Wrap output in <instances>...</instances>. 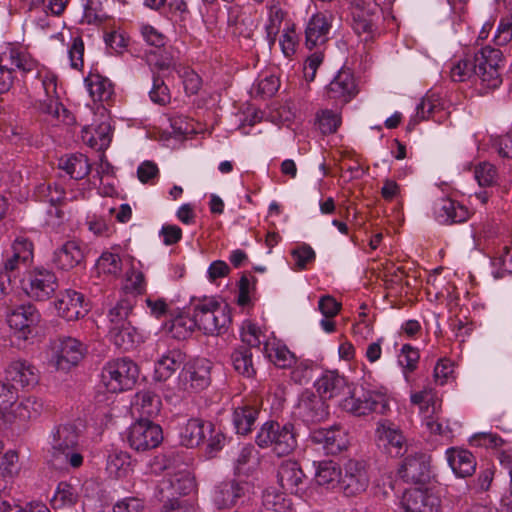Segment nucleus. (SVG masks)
<instances>
[{"label":"nucleus","instance_id":"obj_30","mask_svg":"<svg viewBox=\"0 0 512 512\" xmlns=\"http://www.w3.org/2000/svg\"><path fill=\"white\" fill-rule=\"evenodd\" d=\"M84 249L76 240L65 242L54 252L53 262L62 270H70L84 261Z\"/></svg>","mask_w":512,"mask_h":512},{"label":"nucleus","instance_id":"obj_46","mask_svg":"<svg viewBox=\"0 0 512 512\" xmlns=\"http://www.w3.org/2000/svg\"><path fill=\"white\" fill-rule=\"evenodd\" d=\"M194 480L188 472H179L173 477L163 481L161 490H171L170 495H186L194 489Z\"/></svg>","mask_w":512,"mask_h":512},{"label":"nucleus","instance_id":"obj_4","mask_svg":"<svg viewBox=\"0 0 512 512\" xmlns=\"http://www.w3.org/2000/svg\"><path fill=\"white\" fill-rule=\"evenodd\" d=\"M256 443L261 448H271L277 456L288 455L297 446L294 426L290 423L266 422L257 433Z\"/></svg>","mask_w":512,"mask_h":512},{"label":"nucleus","instance_id":"obj_21","mask_svg":"<svg viewBox=\"0 0 512 512\" xmlns=\"http://www.w3.org/2000/svg\"><path fill=\"white\" fill-rule=\"evenodd\" d=\"M331 19L324 13L313 15L305 29V46L309 50L322 49L329 39Z\"/></svg>","mask_w":512,"mask_h":512},{"label":"nucleus","instance_id":"obj_39","mask_svg":"<svg viewBox=\"0 0 512 512\" xmlns=\"http://www.w3.org/2000/svg\"><path fill=\"white\" fill-rule=\"evenodd\" d=\"M108 336L115 346L124 351L134 349L142 341V336L131 323L123 325V327L110 328Z\"/></svg>","mask_w":512,"mask_h":512},{"label":"nucleus","instance_id":"obj_27","mask_svg":"<svg viewBox=\"0 0 512 512\" xmlns=\"http://www.w3.org/2000/svg\"><path fill=\"white\" fill-rule=\"evenodd\" d=\"M161 407L162 401L159 395L149 390L136 393L131 402L132 414L144 420L156 417Z\"/></svg>","mask_w":512,"mask_h":512},{"label":"nucleus","instance_id":"obj_63","mask_svg":"<svg viewBox=\"0 0 512 512\" xmlns=\"http://www.w3.org/2000/svg\"><path fill=\"white\" fill-rule=\"evenodd\" d=\"M12 253L26 266L33 258V244L27 238L19 236L12 244Z\"/></svg>","mask_w":512,"mask_h":512},{"label":"nucleus","instance_id":"obj_64","mask_svg":"<svg viewBox=\"0 0 512 512\" xmlns=\"http://www.w3.org/2000/svg\"><path fill=\"white\" fill-rule=\"evenodd\" d=\"M512 40V15H505L500 19L495 36L494 43L497 46L508 44Z\"/></svg>","mask_w":512,"mask_h":512},{"label":"nucleus","instance_id":"obj_15","mask_svg":"<svg viewBox=\"0 0 512 512\" xmlns=\"http://www.w3.org/2000/svg\"><path fill=\"white\" fill-rule=\"evenodd\" d=\"M441 500L432 490L415 487L404 492L401 506L405 512H438Z\"/></svg>","mask_w":512,"mask_h":512},{"label":"nucleus","instance_id":"obj_9","mask_svg":"<svg viewBox=\"0 0 512 512\" xmlns=\"http://www.w3.org/2000/svg\"><path fill=\"white\" fill-rule=\"evenodd\" d=\"M86 346L73 337H63L51 344L50 365L56 370L68 371L83 359Z\"/></svg>","mask_w":512,"mask_h":512},{"label":"nucleus","instance_id":"obj_14","mask_svg":"<svg viewBox=\"0 0 512 512\" xmlns=\"http://www.w3.org/2000/svg\"><path fill=\"white\" fill-rule=\"evenodd\" d=\"M40 318L38 310L33 305L27 304L13 309L8 314L7 322L15 337L26 340L40 322Z\"/></svg>","mask_w":512,"mask_h":512},{"label":"nucleus","instance_id":"obj_37","mask_svg":"<svg viewBox=\"0 0 512 512\" xmlns=\"http://www.w3.org/2000/svg\"><path fill=\"white\" fill-rule=\"evenodd\" d=\"M377 6L367 4V7H354L352 11V27L358 34H366L370 36L375 27V22L378 19Z\"/></svg>","mask_w":512,"mask_h":512},{"label":"nucleus","instance_id":"obj_42","mask_svg":"<svg viewBox=\"0 0 512 512\" xmlns=\"http://www.w3.org/2000/svg\"><path fill=\"white\" fill-rule=\"evenodd\" d=\"M83 140L91 147L98 151H104L111 143V127L107 122H102L94 133H90L87 129L83 131Z\"/></svg>","mask_w":512,"mask_h":512},{"label":"nucleus","instance_id":"obj_55","mask_svg":"<svg viewBox=\"0 0 512 512\" xmlns=\"http://www.w3.org/2000/svg\"><path fill=\"white\" fill-rule=\"evenodd\" d=\"M437 111L438 107L430 97L423 98L422 101L417 105L416 114L411 117L407 125V129L411 131L419 123V121L429 119L430 117L435 118V113Z\"/></svg>","mask_w":512,"mask_h":512},{"label":"nucleus","instance_id":"obj_48","mask_svg":"<svg viewBox=\"0 0 512 512\" xmlns=\"http://www.w3.org/2000/svg\"><path fill=\"white\" fill-rule=\"evenodd\" d=\"M39 193L41 194L42 200L51 204V208L48 210L49 216L55 215L57 218L62 217V211L57 207L58 204L64 199L65 191L59 185H41L39 186Z\"/></svg>","mask_w":512,"mask_h":512},{"label":"nucleus","instance_id":"obj_62","mask_svg":"<svg viewBox=\"0 0 512 512\" xmlns=\"http://www.w3.org/2000/svg\"><path fill=\"white\" fill-rule=\"evenodd\" d=\"M145 305L148 313L156 319L165 317L170 309V303L165 298L155 295L147 296Z\"/></svg>","mask_w":512,"mask_h":512},{"label":"nucleus","instance_id":"obj_51","mask_svg":"<svg viewBox=\"0 0 512 512\" xmlns=\"http://www.w3.org/2000/svg\"><path fill=\"white\" fill-rule=\"evenodd\" d=\"M196 327L194 316L179 315L172 319L167 326L170 335L178 340H184L191 335Z\"/></svg>","mask_w":512,"mask_h":512},{"label":"nucleus","instance_id":"obj_3","mask_svg":"<svg viewBox=\"0 0 512 512\" xmlns=\"http://www.w3.org/2000/svg\"><path fill=\"white\" fill-rule=\"evenodd\" d=\"M78 432L71 424L60 425L52 436L53 460L61 465L78 468L83 463L82 451L78 445Z\"/></svg>","mask_w":512,"mask_h":512},{"label":"nucleus","instance_id":"obj_2","mask_svg":"<svg viewBox=\"0 0 512 512\" xmlns=\"http://www.w3.org/2000/svg\"><path fill=\"white\" fill-rule=\"evenodd\" d=\"M196 327L207 335H220L227 330L230 315L216 300L203 298L191 304Z\"/></svg>","mask_w":512,"mask_h":512},{"label":"nucleus","instance_id":"obj_49","mask_svg":"<svg viewBox=\"0 0 512 512\" xmlns=\"http://www.w3.org/2000/svg\"><path fill=\"white\" fill-rule=\"evenodd\" d=\"M106 469L115 478L126 477L131 471L130 456L122 451L109 454Z\"/></svg>","mask_w":512,"mask_h":512},{"label":"nucleus","instance_id":"obj_18","mask_svg":"<svg viewBox=\"0 0 512 512\" xmlns=\"http://www.w3.org/2000/svg\"><path fill=\"white\" fill-rule=\"evenodd\" d=\"M357 92L353 74L349 70L342 69L327 86L326 97L342 106L350 102Z\"/></svg>","mask_w":512,"mask_h":512},{"label":"nucleus","instance_id":"obj_1","mask_svg":"<svg viewBox=\"0 0 512 512\" xmlns=\"http://www.w3.org/2000/svg\"><path fill=\"white\" fill-rule=\"evenodd\" d=\"M474 54L476 85L483 93L498 88L502 83V71L505 64L503 52L498 48L486 45Z\"/></svg>","mask_w":512,"mask_h":512},{"label":"nucleus","instance_id":"obj_33","mask_svg":"<svg viewBox=\"0 0 512 512\" xmlns=\"http://www.w3.org/2000/svg\"><path fill=\"white\" fill-rule=\"evenodd\" d=\"M263 352L265 356L277 367L292 368L296 363V357L282 342L272 339L264 342Z\"/></svg>","mask_w":512,"mask_h":512},{"label":"nucleus","instance_id":"obj_22","mask_svg":"<svg viewBox=\"0 0 512 512\" xmlns=\"http://www.w3.org/2000/svg\"><path fill=\"white\" fill-rule=\"evenodd\" d=\"M247 492V483L235 479L219 483L213 493V500L219 509L231 508Z\"/></svg>","mask_w":512,"mask_h":512},{"label":"nucleus","instance_id":"obj_24","mask_svg":"<svg viewBox=\"0 0 512 512\" xmlns=\"http://www.w3.org/2000/svg\"><path fill=\"white\" fill-rule=\"evenodd\" d=\"M6 379L12 382L11 388L30 387L38 383V369L26 360H16L6 368Z\"/></svg>","mask_w":512,"mask_h":512},{"label":"nucleus","instance_id":"obj_10","mask_svg":"<svg viewBox=\"0 0 512 512\" xmlns=\"http://www.w3.org/2000/svg\"><path fill=\"white\" fill-rule=\"evenodd\" d=\"M127 441L137 452L150 451L162 443L163 431L160 425L140 419L130 426Z\"/></svg>","mask_w":512,"mask_h":512},{"label":"nucleus","instance_id":"obj_45","mask_svg":"<svg viewBox=\"0 0 512 512\" xmlns=\"http://www.w3.org/2000/svg\"><path fill=\"white\" fill-rule=\"evenodd\" d=\"M262 503L266 510L273 512H292L291 499L275 488H268L264 491Z\"/></svg>","mask_w":512,"mask_h":512},{"label":"nucleus","instance_id":"obj_5","mask_svg":"<svg viewBox=\"0 0 512 512\" xmlns=\"http://www.w3.org/2000/svg\"><path fill=\"white\" fill-rule=\"evenodd\" d=\"M410 401L418 406L423 422L431 433L441 436L449 435L451 432L449 426L440 418L442 400L433 388L425 387L421 391L411 393Z\"/></svg>","mask_w":512,"mask_h":512},{"label":"nucleus","instance_id":"obj_40","mask_svg":"<svg viewBox=\"0 0 512 512\" xmlns=\"http://www.w3.org/2000/svg\"><path fill=\"white\" fill-rule=\"evenodd\" d=\"M58 165L60 169L64 170L75 180L83 179L91 170L87 157L80 153L62 157Z\"/></svg>","mask_w":512,"mask_h":512},{"label":"nucleus","instance_id":"obj_17","mask_svg":"<svg viewBox=\"0 0 512 512\" xmlns=\"http://www.w3.org/2000/svg\"><path fill=\"white\" fill-rule=\"evenodd\" d=\"M298 416L306 423H319L329 416L326 400L311 391H304L297 405Z\"/></svg>","mask_w":512,"mask_h":512},{"label":"nucleus","instance_id":"obj_34","mask_svg":"<svg viewBox=\"0 0 512 512\" xmlns=\"http://www.w3.org/2000/svg\"><path fill=\"white\" fill-rule=\"evenodd\" d=\"M428 464L423 455L405 458L398 470L399 476L407 482H421L428 477Z\"/></svg>","mask_w":512,"mask_h":512},{"label":"nucleus","instance_id":"obj_50","mask_svg":"<svg viewBox=\"0 0 512 512\" xmlns=\"http://www.w3.org/2000/svg\"><path fill=\"white\" fill-rule=\"evenodd\" d=\"M134 302L131 299H121L113 306L108 313L109 329L117 326L123 327L130 323L128 317L132 313Z\"/></svg>","mask_w":512,"mask_h":512},{"label":"nucleus","instance_id":"obj_38","mask_svg":"<svg viewBox=\"0 0 512 512\" xmlns=\"http://www.w3.org/2000/svg\"><path fill=\"white\" fill-rule=\"evenodd\" d=\"M42 410L43 403L40 400L34 397H28L20 402L14 400L4 418L10 421L11 416H13L20 421H27L38 417Z\"/></svg>","mask_w":512,"mask_h":512},{"label":"nucleus","instance_id":"obj_47","mask_svg":"<svg viewBox=\"0 0 512 512\" xmlns=\"http://www.w3.org/2000/svg\"><path fill=\"white\" fill-rule=\"evenodd\" d=\"M86 84L89 94L94 101H106L113 93L111 82L98 74L88 76Z\"/></svg>","mask_w":512,"mask_h":512},{"label":"nucleus","instance_id":"obj_56","mask_svg":"<svg viewBox=\"0 0 512 512\" xmlns=\"http://www.w3.org/2000/svg\"><path fill=\"white\" fill-rule=\"evenodd\" d=\"M316 119L319 129L323 134H332L336 132L341 124L340 114L329 109H324L318 112Z\"/></svg>","mask_w":512,"mask_h":512},{"label":"nucleus","instance_id":"obj_12","mask_svg":"<svg viewBox=\"0 0 512 512\" xmlns=\"http://www.w3.org/2000/svg\"><path fill=\"white\" fill-rule=\"evenodd\" d=\"M378 448L391 457L402 456L408 448V442L401 429L394 423L383 420L375 430Z\"/></svg>","mask_w":512,"mask_h":512},{"label":"nucleus","instance_id":"obj_61","mask_svg":"<svg viewBox=\"0 0 512 512\" xmlns=\"http://www.w3.org/2000/svg\"><path fill=\"white\" fill-rule=\"evenodd\" d=\"M419 358V351L411 345L405 344L401 348L398 362L405 372L411 373L417 368Z\"/></svg>","mask_w":512,"mask_h":512},{"label":"nucleus","instance_id":"obj_26","mask_svg":"<svg viewBox=\"0 0 512 512\" xmlns=\"http://www.w3.org/2000/svg\"><path fill=\"white\" fill-rule=\"evenodd\" d=\"M305 474L300 464L294 460L283 461L277 470V481L289 493H297L304 483Z\"/></svg>","mask_w":512,"mask_h":512},{"label":"nucleus","instance_id":"obj_7","mask_svg":"<svg viewBox=\"0 0 512 512\" xmlns=\"http://www.w3.org/2000/svg\"><path fill=\"white\" fill-rule=\"evenodd\" d=\"M346 395L339 405L354 416H365L372 412L385 415L390 410V398L384 392L368 390L357 393L350 389Z\"/></svg>","mask_w":512,"mask_h":512},{"label":"nucleus","instance_id":"obj_32","mask_svg":"<svg viewBox=\"0 0 512 512\" xmlns=\"http://www.w3.org/2000/svg\"><path fill=\"white\" fill-rule=\"evenodd\" d=\"M184 354L173 349L164 353L156 362L154 367V379L159 382L168 380L183 365Z\"/></svg>","mask_w":512,"mask_h":512},{"label":"nucleus","instance_id":"obj_36","mask_svg":"<svg viewBox=\"0 0 512 512\" xmlns=\"http://www.w3.org/2000/svg\"><path fill=\"white\" fill-rule=\"evenodd\" d=\"M341 479L342 469L337 463L331 460L319 462L315 473V481L319 486L327 490H340Z\"/></svg>","mask_w":512,"mask_h":512},{"label":"nucleus","instance_id":"obj_23","mask_svg":"<svg viewBox=\"0 0 512 512\" xmlns=\"http://www.w3.org/2000/svg\"><path fill=\"white\" fill-rule=\"evenodd\" d=\"M37 75L45 92L44 98L40 100V109L46 114L59 117L63 106L57 92V76L50 71H37Z\"/></svg>","mask_w":512,"mask_h":512},{"label":"nucleus","instance_id":"obj_25","mask_svg":"<svg viewBox=\"0 0 512 512\" xmlns=\"http://www.w3.org/2000/svg\"><path fill=\"white\" fill-rule=\"evenodd\" d=\"M314 386L318 395L325 400L350 393V386L346 378L339 375L336 371H326L323 373L315 381Z\"/></svg>","mask_w":512,"mask_h":512},{"label":"nucleus","instance_id":"obj_59","mask_svg":"<svg viewBox=\"0 0 512 512\" xmlns=\"http://www.w3.org/2000/svg\"><path fill=\"white\" fill-rule=\"evenodd\" d=\"M434 381L437 385L443 386L454 380V364L449 359H440L434 367Z\"/></svg>","mask_w":512,"mask_h":512},{"label":"nucleus","instance_id":"obj_35","mask_svg":"<svg viewBox=\"0 0 512 512\" xmlns=\"http://www.w3.org/2000/svg\"><path fill=\"white\" fill-rule=\"evenodd\" d=\"M259 465L258 451L252 445H244L233 460V471L237 476H249L258 469Z\"/></svg>","mask_w":512,"mask_h":512},{"label":"nucleus","instance_id":"obj_31","mask_svg":"<svg viewBox=\"0 0 512 512\" xmlns=\"http://www.w3.org/2000/svg\"><path fill=\"white\" fill-rule=\"evenodd\" d=\"M207 431H213V423L199 418H191L181 429V443L186 447H197L205 441Z\"/></svg>","mask_w":512,"mask_h":512},{"label":"nucleus","instance_id":"obj_29","mask_svg":"<svg viewBox=\"0 0 512 512\" xmlns=\"http://www.w3.org/2000/svg\"><path fill=\"white\" fill-rule=\"evenodd\" d=\"M437 220L443 224L463 223L470 217L469 210L457 201L440 199L434 207Z\"/></svg>","mask_w":512,"mask_h":512},{"label":"nucleus","instance_id":"obj_28","mask_svg":"<svg viewBox=\"0 0 512 512\" xmlns=\"http://www.w3.org/2000/svg\"><path fill=\"white\" fill-rule=\"evenodd\" d=\"M446 458L454 474L460 478L469 477L476 470V458L466 449L458 447L448 448L446 450Z\"/></svg>","mask_w":512,"mask_h":512},{"label":"nucleus","instance_id":"obj_41","mask_svg":"<svg viewBox=\"0 0 512 512\" xmlns=\"http://www.w3.org/2000/svg\"><path fill=\"white\" fill-rule=\"evenodd\" d=\"M252 357L253 355L249 348H236L231 354V362L235 371L247 378L254 377L256 369L254 367Z\"/></svg>","mask_w":512,"mask_h":512},{"label":"nucleus","instance_id":"obj_6","mask_svg":"<svg viewBox=\"0 0 512 512\" xmlns=\"http://www.w3.org/2000/svg\"><path fill=\"white\" fill-rule=\"evenodd\" d=\"M139 369L127 358L107 362L101 371V383L108 392L119 393L131 389L137 381Z\"/></svg>","mask_w":512,"mask_h":512},{"label":"nucleus","instance_id":"obj_52","mask_svg":"<svg viewBox=\"0 0 512 512\" xmlns=\"http://www.w3.org/2000/svg\"><path fill=\"white\" fill-rule=\"evenodd\" d=\"M284 19V12L278 6H271L269 9L268 20L265 25L267 40L270 46L275 45L277 35Z\"/></svg>","mask_w":512,"mask_h":512},{"label":"nucleus","instance_id":"obj_16","mask_svg":"<svg viewBox=\"0 0 512 512\" xmlns=\"http://www.w3.org/2000/svg\"><path fill=\"white\" fill-rule=\"evenodd\" d=\"M179 380L185 391H201L210 384V366L205 360L188 362L184 365Z\"/></svg>","mask_w":512,"mask_h":512},{"label":"nucleus","instance_id":"obj_44","mask_svg":"<svg viewBox=\"0 0 512 512\" xmlns=\"http://www.w3.org/2000/svg\"><path fill=\"white\" fill-rule=\"evenodd\" d=\"M257 416L258 410L252 406L245 405L236 408L233 413V424L236 432L241 435L251 432Z\"/></svg>","mask_w":512,"mask_h":512},{"label":"nucleus","instance_id":"obj_13","mask_svg":"<svg viewBox=\"0 0 512 512\" xmlns=\"http://www.w3.org/2000/svg\"><path fill=\"white\" fill-rule=\"evenodd\" d=\"M58 287L55 274L45 268L31 270L24 280V290L30 298L38 301L49 299Z\"/></svg>","mask_w":512,"mask_h":512},{"label":"nucleus","instance_id":"obj_8","mask_svg":"<svg viewBox=\"0 0 512 512\" xmlns=\"http://www.w3.org/2000/svg\"><path fill=\"white\" fill-rule=\"evenodd\" d=\"M37 66V61L22 49L11 48L0 55V94L9 91L12 87L16 78L15 68L27 74L36 71Z\"/></svg>","mask_w":512,"mask_h":512},{"label":"nucleus","instance_id":"obj_58","mask_svg":"<svg viewBox=\"0 0 512 512\" xmlns=\"http://www.w3.org/2000/svg\"><path fill=\"white\" fill-rule=\"evenodd\" d=\"M291 256L294 260L295 268L298 270L306 269L316 258L315 251L307 244H302L293 249Z\"/></svg>","mask_w":512,"mask_h":512},{"label":"nucleus","instance_id":"obj_19","mask_svg":"<svg viewBox=\"0 0 512 512\" xmlns=\"http://www.w3.org/2000/svg\"><path fill=\"white\" fill-rule=\"evenodd\" d=\"M55 308L58 315L67 321L78 320L89 310L84 295L74 290L62 292L55 302Z\"/></svg>","mask_w":512,"mask_h":512},{"label":"nucleus","instance_id":"obj_20","mask_svg":"<svg viewBox=\"0 0 512 512\" xmlns=\"http://www.w3.org/2000/svg\"><path fill=\"white\" fill-rule=\"evenodd\" d=\"M313 443L321 445L328 455H337L348 447L347 433L340 427L320 428L311 432Z\"/></svg>","mask_w":512,"mask_h":512},{"label":"nucleus","instance_id":"obj_60","mask_svg":"<svg viewBox=\"0 0 512 512\" xmlns=\"http://www.w3.org/2000/svg\"><path fill=\"white\" fill-rule=\"evenodd\" d=\"M474 176L480 186H492L496 183L497 171L494 165L482 162L475 167Z\"/></svg>","mask_w":512,"mask_h":512},{"label":"nucleus","instance_id":"obj_57","mask_svg":"<svg viewBox=\"0 0 512 512\" xmlns=\"http://www.w3.org/2000/svg\"><path fill=\"white\" fill-rule=\"evenodd\" d=\"M97 268L102 273L117 276L122 270L121 259L118 254L104 252L97 261Z\"/></svg>","mask_w":512,"mask_h":512},{"label":"nucleus","instance_id":"obj_53","mask_svg":"<svg viewBox=\"0 0 512 512\" xmlns=\"http://www.w3.org/2000/svg\"><path fill=\"white\" fill-rule=\"evenodd\" d=\"M240 336L242 342L248 345L250 348L259 347L262 343L264 344L265 342L263 341L265 334L262 329L256 323L250 320L243 322Z\"/></svg>","mask_w":512,"mask_h":512},{"label":"nucleus","instance_id":"obj_11","mask_svg":"<svg viewBox=\"0 0 512 512\" xmlns=\"http://www.w3.org/2000/svg\"><path fill=\"white\" fill-rule=\"evenodd\" d=\"M370 484L366 462L350 459L342 470L340 491L346 497H357L364 493Z\"/></svg>","mask_w":512,"mask_h":512},{"label":"nucleus","instance_id":"obj_43","mask_svg":"<svg viewBox=\"0 0 512 512\" xmlns=\"http://www.w3.org/2000/svg\"><path fill=\"white\" fill-rule=\"evenodd\" d=\"M451 79L455 82H464L474 78L476 81L475 54L465 55L456 61L450 68Z\"/></svg>","mask_w":512,"mask_h":512},{"label":"nucleus","instance_id":"obj_54","mask_svg":"<svg viewBox=\"0 0 512 512\" xmlns=\"http://www.w3.org/2000/svg\"><path fill=\"white\" fill-rule=\"evenodd\" d=\"M299 43L298 34L294 24H286L279 38V45L285 57H291L296 53Z\"/></svg>","mask_w":512,"mask_h":512}]
</instances>
